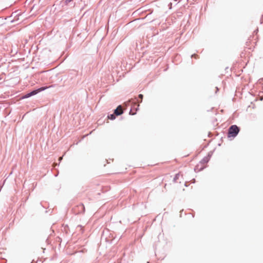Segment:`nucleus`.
Segmentation results:
<instances>
[{
	"label": "nucleus",
	"instance_id": "1",
	"mask_svg": "<svg viewBox=\"0 0 263 263\" xmlns=\"http://www.w3.org/2000/svg\"><path fill=\"white\" fill-rule=\"evenodd\" d=\"M239 132V129L237 126L235 125H232L229 128L228 137H235Z\"/></svg>",
	"mask_w": 263,
	"mask_h": 263
},
{
	"label": "nucleus",
	"instance_id": "2",
	"mask_svg": "<svg viewBox=\"0 0 263 263\" xmlns=\"http://www.w3.org/2000/svg\"><path fill=\"white\" fill-rule=\"evenodd\" d=\"M46 88H47V87H41L37 90H33L32 92H31L30 93L27 94L26 96V97L28 98V97H31L33 95L36 94L37 93H38L39 92H40L41 91L46 89Z\"/></svg>",
	"mask_w": 263,
	"mask_h": 263
},
{
	"label": "nucleus",
	"instance_id": "3",
	"mask_svg": "<svg viewBox=\"0 0 263 263\" xmlns=\"http://www.w3.org/2000/svg\"><path fill=\"white\" fill-rule=\"evenodd\" d=\"M123 110L121 105L118 106V107L115 110L114 114L117 115H120L122 114Z\"/></svg>",
	"mask_w": 263,
	"mask_h": 263
},
{
	"label": "nucleus",
	"instance_id": "4",
	"mask_svg": "<svg viewBox=\"0 0 263 263\" xmlns=\"http://www.w3.org/2000/svg\"><path fill=\"white\" fill-rule=\"evenodd\" d=\"M78 208H81V211L78 212V213H84L85 211V207L84 205L83 204H81L80 205L78 206Z\"/></svg>",
	"mask_w": 263,
	"mask_h": 263
},
{
	"label": "nucleus",
	"instance_id": "5",
	"mask_svg": "<svg viewBox=\"0 0 263 263\" xmlns=\"http://www.w3.org/2000/svg\"><path fill=\"white\" fill-rule=\"evenodd\" d=\"M108 118H109V119H111V120H114V119H115V118H116V117H115V115H114V114H111V115H110V116H108Z\"/></svg>",
	"mask_w": 263,
	"mask_h": 263
},
{
	"label": "nucleus",
	"instance_id": "6",
	"mask_svg": "<svg viewBox=\"0 0 263 263\" xmlns=\"http://www.w3.org/2000/svg\"><path fill=\"white\" fill-rule=\"evenodd\" d=\"M143 95L142 94H140L139 95V98L141 99V102H142V100L143 99Z\"/></svg>",
	"mask_w": 263,
	"mask_h": 263
},
{
	"label": "nucleus",
	"instance_id": "7",
	"mask_svg": "<svg viewBox=\"0 0 263 263\" xmlns=\"http://www.w3.org/2000/svg\"><path fill=\"white\" fill-rule=\"evenodd\" d=\"M194 57H195V58H197L198 55H194Z\"/></svg>",
	"mask_w": 263,
	"mask_h": 263
},
{
	"label": "nucleus",
	"instance_id": "8",
	"mask_svg": "<svg viewBox=\"0 0 263 263\" xmlns=\"http://www.w3.org/2000/svg\"><path fill=\"white\" fill-rule=\"evenodd\" d=\"M62 157H60V158H59V160H62Z\"/></svg>",
	"mask_w": 263,
	"mask_h": 263
}]
</instances>
